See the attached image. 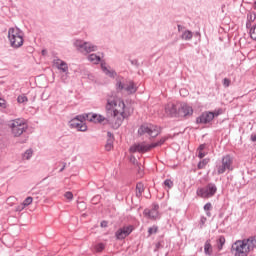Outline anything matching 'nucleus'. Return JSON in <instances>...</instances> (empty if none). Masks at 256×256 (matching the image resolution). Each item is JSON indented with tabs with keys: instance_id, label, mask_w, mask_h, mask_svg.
Returning <instances> with one entry per match:
<instances>
[{
	"instance_id": "4d7b16f0",
	"label": "nucleus",
	"mask_w": 256,
	"mask_h": 256,
	"mask_svg": "<svg viewBox=\"0 0 256 256\" xmlns=\"http://www.w3.org/2000/svg\"><path fill=\"white\" fill-rule=\"evenodd\" d=\"M79 205H81L82 207H85V203L80 202Z\"/></svg>"
},
{
	"instance_id": "5fc2aeb1",
	"label": "nucleus",
	"mask_w": 256,
	"mask_h": 256,
	"mask_svg": "<svg viewBox=\"0 0 256 256\" xmlns=\"http://www.w3.org/2000/svg\"><path fill=\"white\" fill-rule=\"evenodd\" d=\"M206 215H207V217H210L211 212H210L209 210H207V211H206Z\"/></svg>"
},
{
	"instance_id": "4468645a",
	"label": "nucleus",
	"mask_w": 256,
	"mask_h": 256,
	"mask_svg": "<svg viewBox=\"0 0 256 256\" xmlns=\"http://www.w3.org/2000/svg\"><path fill=\"white\" fill-rule=\"evenodd\" d=\"M130 153H147V151H151V144H147L145 142L136 143L130 147Z\"/></svg>"
},
{
	"instance_id": "72a5a7b5",
	"label": "nucleus",
	"mask_w": 256,
	"mask_h": 256,
	"mask_svg": "<svg viewBox=\"0 0 256 256\" xmlns=\"http://www.w3.org/2000/svg\"><path fill=\"white\" fill-rule=\"evenodd\" d=\"M31 203H33V197L29 196L27 197L24 201H23V205L25 207H29V205H31Z\"/></svg>"
},
{
	"instance_id": "473e14b6",
	"label": "nucleus",
	"mask_w": 256,
	"mask_h": 256,
	"mask_svg": "<svg viewBox=\"0 0 256 256\" xmlns=\"http://www.w3.org/2000/svg\"><path fill=\"white\" fill-rule=\"evenodd\" d=\"M27 101H29V99L25 95H19L17 97V102L18 103H27Z\"/></svg>"
},
{
	"instance_id": "4c0bfd02",
	"label": "nucleus",
	"mask_w": 256,
	"mask_h": 256,
	"mask_svg": "<svg viewBox=\"0 0 256 256\" xmlns=\"http://www.w3.org/2000/svg\"><path fill=\"white\" fill-rule=\"evenodd\" d=\"M164 185L165 187H168V189H171L173 187V181L171 179H166Z\"/></svg>"
},
{
	"instance_id": "7c9ffc66",
	"label": "nucleus",
	"mask_w": 256,
	"mask_h": 256,
	"mask_svg": "<svg viewBox=\"0 0 256 256\" xmlns=\"http://www.w3.org/2000/svg\"><path fill=\"white\" fill-rule=\"evenodd\" d=\"M6 203L10 207H13V205H15V203H17V199L15 198V196H10L9 198H7Z\"/></svg>"
},
{
	"instance_id": "37998d69",
	"label": "nucleus",
	"mask_w": 256,
	"mask_h": 256,
	"mask_svg": "<svg viewBox=\"0 0 256 256\" xmlns=\"http://www.w3.org/2000/svg\"><path fill=\"white\" fill-rule=\"evenodd\" d=\"M222 83L224 87H229V85H231V80L224 78Z\"/></svg>"
},
{
	"instance_id": "2eb2a0df",
	"label": "nucleus",
	"mask_w": 256,
	"mask_h": 256,
	"mask_svg": "<svg viewBox=\"0 0 256 256\" xmlns=\"http://www.w3.org/2000/svg\"><path fill=\"white\" fill-rule=\"evenodd\" d=\"M143 213L148 219H159V204H153L151 209H144Z\"/></svg>"
},
{
	"instance_id": "ea45409f",
	"label": "nucleus",
	"mask_w": 256,
	"mask_h": 256,
	"mask_svg": "<svg viewBox=\"0 0 256 256\" xmlns=\"http://www.w3.org/2000/svg\"><path fill=\"white\" fill-rule=\"evenodd\" d=\"M24 209H25V206L22 203L15 207V211L17 213H21V211H23Z\"/></svg>"
},
{
	"instance_id": "20e7f679",
	"label": "nucleus",
	"mask_w": 256,
	"mask_h": 256,
	"mask_svg": "<svg viewBox=\"0 0 256 256\" xmlns=\"http://www.w3.org/2000/svg\"><path fill=\"white\" fill-rule=\"evenodd\" d=\"M73 46L78 53L82 55H89L90 53H95L99 51V46L95 45L91 41H85L83 39H76L73 41Z\"/></svg>"
},
{
	"instance_id": "c756f323",
	"label": "nucleus",
	"mask_w": 256,
	"mask_h": 256,
	"mask_svg": "<svg viewBox=\"0 0 256 256\" xmlns=\"http://www.w3.org/2000/svg\"><path fill=\"white\" fill-rule=\"evenodd\" d=\"M209 163V158H205L198 163V169H205Z\"/></svg>"
},
{
	"instance_id": "dca6fc26",
	"label": "nucleus",
	"mask_w": 256,
	"mask_h": 256,
	"mask_svg": "<svg viewBox=\"0 0 256 256\" xmlns=\"http://www.w3.org/2000/svg\"><path fill=\"white\" fill-rule=\"evenodd\" d=\"M86 121H89L90 123H109V118H106L105 116L101 114H95V113H89L86 114Z\"/></svg>"
},
{
	"instance_id": "bb28decb",
	"label": "nucleus",
	"mask_w": 256,
	"mask_h": 256,
	"mask_svg": "<svg viewBox=\"0 0 256 256\" xmlns=\"http://www.w3.org/2000/svg\"><path fill=\"white\" fill-rule=\"evenodd\" d=\"M143 191H145V187L143 186V183L139 182L136 185V196L141 197L143 194Z\"/></svg>"
},
{
	"instance_id": "412c9836",
	"label": "nucleus",
	"mask_w": 256,
	"mask_h": 256,
	"mask_svg": "<svg viewBox=\"0 0 256 256\" xmlns=\"http://www.w3.org/2000/svg\"><path fill=\"white\" fill-rule=\"evenodd\" d=\"M204 253L205 255H213V245H211V240H207L204 244Z\"/></svg>"
},
{
	"instance_id": "a211bd4d",
	"label": "nucleus",
	"mask_w": 256,
	"mask_h": 256,
	"mask_svg": "<svg viewBox=\"0 0 256 256\" xmlns=\"http://www.w3.org/2000/svg\"><path fill=\"white\" fill-rule=\"evenodd\" d=\"M178 111L177 106L173 103H168L165 106V113L167 117H178Z\"/></svg>"
},
{
	"instance_id": "423d86ee",
	"label": "nucleus",
	"mask_w": 256,
	"mask_h": 256,
	"mask_svg": "<svg viewBox=\"0 0 256 256\" xmlns=\"http://www.w3.org/2000/svg\"><path fill=\"white\" fill-rule=\"evenodd\" d=\"M233 162V156L229 154L223 156L221 161L216 163L217 175H223V173H231V171L235 169Z\"/></svg>"
},
{
	"instance_id": "864d4df0",
	"label": "nucleus",
	"mask_w": 256,
	"mask_h": 256,
	"mask_svg": "<svg viewBox=\"0 0 256 256\" xmlns=\"http://www.w3.org/2000/svg\"><path fill=\"white\" fill-rule=\"evenodd\" d=\"M178 31H181V29H183V26H181L180 24L177 25Z\"/></svg>"
},
{
	"instance_id": "a878e982",
	"label": "nucleus",
	"mask_w": 256,
	"mask_h": 256,
	"mask_svg": "<svg viewBox=\"0 0 256 256\" xmlns=\"http://www.w3.org/2000/svg\"><path fill=\"white\" fill-rule=\"evenodd\" d=\"M167 139H169V137H162L159 141L150 144L151 149H155V147H161V145H163Z\"/></svg>"
},
{
	"instance_id": "052dcab7",
	"label": "nucleus",
	"mask_w": 256,
	"mask_h": 256,
	"mask_svg": "<svg viewBox=\"0 0 256 256\" xmlns=\"http://www.w3.org/2000/svg\"><path fill=\"white\" fill-rule=\"evenodd\" d=\"M183 94L185 95V92H183Z\"/></svg>"
},
{
	"instance_id": "c03bdc74",
	"label": "nucleus",
	"mask_w": 256,
	"mask_h": 256,
	"mask_svg": "<svg viewBox=\"0 0 256 256\" xmlns=\"http://www.w3.org/2000/svg\"><path fill=\"white\" fill-rule=\"evenodd\" d=\"M197 153H198L199 159H203V157H206V155H207V152H205L203 150L197 151Z\"/></svg>"
},
{
	"instance_id": "4be33fe9",
	"label": "nucleus",
	"mask_w": 256,
	"mask_h": 256,
	"mask_svg": "<svg viewBox=\"0 0 256 256\" xmlns=\"http://www.w3.org/2000/svg\"><path fill=\"white\" fill-rule=\"evenodd\" d=\"M88 61L94 65H99V63H101V57L97 54H90L88 55Z\"/></svg>"
},
{
	"instance_id": "3c124183",
	"label": "nucleus",
	"mask_w": 256,
	"mask_h": 256,
	"mask_svg": "<svg viewBox=\"0 0 256 256\" xmlns=\"http://www.w3.org/2000/svg\"><path fill=\"white\" fill-rule=\"evenodd\" d=\"M101 227H107V221L101 222Z\"/></svg>"
},
{
	"instance_id": "79ce46f5",
	"label": "nucleus",
	"mask_w": 256,
	"mask_h": 256,
	"mask_svg": "<svg viewBox=\"0 0 256 256\" xmlns=\"http://www.w3.org/2000/svg\"><path fill=\"white\" fill-rule=\"evenodd\" d=\"M148 233H149V235H153V234L157 233V227L156 226L150 227L148 229Z\"/></svg>"
},
{
	"instance_id": "f3484780",
	"label": "nucleus",
	"mask_w": 256,
	"mask_h": 256,
	"mask_svg": "<svg viewBox=\"0 0 256 256\" xmlns=\"http://www.w3.org/2000/svg\"><path fill=\"white\" fill-rule=\"evenodd\" d=\"M53 65L61 73H67V71H69V65L67 64V62H65V61H63V60H61L59 58H55L53 60Z\"/></svg>"
},
{
	"instance_id": "7ed1b4c3",
	"label": "nucleus",
	"mask_w": 256,
	"mask_h": 256,
	"mask_svg": "<svg viewBox=\"0 0 256 256\" xmlns=\"http://www.w3.org/2000/svg\"><path fill=\"white\" fill-rule=\"evenodd\" d=\"M24 37L25 33H23L21 29L17 27H12L8 29V40L10 43V47H12L13 49H19L23 47V43L25 41Z\"/></svg>"
},
{
	"instance_id": "bf43d9fd",
	"label": "nucleus",
	"mask_w": 256,
	"mask_h": 256,
	"mask_svg": "<svg viewBox=\"0 0 256 256\" xmlns=\"http://www.w3.org/2000/svg\"><path fill=\"white\" fill-rule=\"evenodd\" d=\"M42 53L45 54V50H43Z\"/></svg>"
},
{
	"instance_id": "aec40b11",
	"label": "nucleus",
	"mask_w": 256,
	"mask_h": 256,
	"mask_svg": "<svg viewBox=\"0 0 256 256\" xmlns=\"http://www.w3.org/2000/svg\"><path fill=\"white\" fill-rule=\"evenodd\" d=\"M255 20H256V14L255 12H249L247 14V21H246V27L247 29L253 27V24L252 23H255Z\"/></svg>"
},
{
	"instance_id": "cd10ccee",
	"label": "nucleus",
	"mask_w": 256,
	"mask_h": 256,
	"mask_svg": "<svg viewBox=\"0 0 256 256\" xmlns=\"http://www.w3.org/2000/svg\"><path fill=\"white\" fill-rule=\"evenodd\" d=\"M31 157H33V150L32 149H28L24 152V154L22 155V159L29 161V159H31Z\"/></svg>"
},
{
	"instance_id": "09e8293b",
	"label": "nucleus",
	"mask_w": 256,
	"mask_h": 256,
	"mask_svg": "<svg viewBox=\"0 0 256 256\" xmlns=\"http://www.w3.org/2000/svg\"><path fill=\"white\" fill-rule=\"evenodd\" d=\"M66 163H64V165L61 167V169H60V173H63V171H65V167H66Z\"/></svg>"
},
{
	"instance_id": "a19ab883",
	"label": "nucleus",
	"mask_w": 256,
	"mask_h": 256,
	"mask_svg": "<svg viewBox=\"0 0 256 256\" xmlns=\"http://www.w3.org/2000/svg\"><path fill=\"white\" fill-rule=\"evenodd\" d=\"M207 223V217L201 216L200 217V227L203 228V226Z\"/></svg>"
},
{
	"instance_id": "9b49d317",
	"label": "nucleus",
	"mask_w": 256,
	"mask_h": 256,
	"mask_svg": "<svg viewBox=\"0 0 256 256\" xmlns=\"http://www.w3.org/2000/svg\"><path fill=\"white\" fill-rule=\"evenodd\" d=\"M178 117H182L183 119L193 117V107L187 103L181 104L178 108Z\"/></svg>"
},
{
	"instance_id": "f257e3e1",
	"label": "nucleus",
	"mask_w": 256,
	"mask_h": 256,
	"mask_svg": "<svg viewBox=\"0 0 256 256\" xmlns=\"http://www.w3.org/2000/svg\"><path fill=\"white\" fill-rule=\"evenodd\" d=\"M106 111L108 115V123L113 129H118L123 124V121L129 117V112L125 107V102L122 99L115 100L110 98L107 100Z\"/></svg>"
},
{
	"instance_id": "f704fd0d",
	"label": "nucleus",
	"mask_w": 256,
	"mask_h": 256,
	"mask_svg": "<svg viewBox=\"0 0 256 256\" xmlns=\"http://www.w3.org/2000/svg\"><path fill=\"white\" fill-rule=\"evenodd\" d=\"M60 79L62 83H67L69 80V71H67V73L61 74Z\"/></svg>"
},
{
	"instance_id": "5701e85b",
	"label": "nucleus",
	"mask_w": 256,
	"mask_h": 256,
	"mask_svg": "<svg viewBox=\"0 0 256 256\" xmlns=\"http://www.w3.org/2000/svg\"><path fill=\"white\" fill-rule=\"evenodd\" d=\"M225 236H219V238L216 240V247L218 251H223V246L225 245Z\"/></svg>"
},
{
	"instance_id": "2f4dec72",
	"label": "nucleus",
	"mask_w": 256,
	"mask_h": 256,
	"mask_svg": "<svg viewBox=\"0 0 256 256\" xmlns=\"http://www.w3.org/2000/svg\"><path fill=\"white\" fill-rule=\"evenodd\" d=\"M105 149L107 151H111V149H113V139H108L105 145Z\"/></svg>"
},
{
	"instance_id": "49530a36",
	"label": "nucleus",
	"mask_w": 256,
	"mask_h": 256,
	"mask_svg": "<svg viewBox=\"0 0 256 256\" xmlns=\"http://www.w3.org/2000/svg\"><path fill=\"white\" fill-rule=\"evenodd\" d=\"M205 147H207V144H201V145L198 147L197 151H205Z\"/></svg>"
},
{
	"instance_id": "b1692460",
	"label": "nucleus",
	"mask_w": 256,
	"mask_h": 256,
	"mask_svg": "<svg viewBox=\"0 0 256 256\" xmlns=\"http://www.w3.org/2000/svg\"><path fill=\"white\" fill-rule=\"evenodd\" d=\"M95 253H102L105 250V243H97L92 246Z\"/></svg>"
},
{
	"instance_id": "f03ea898",
	"label": "nucleus",
	"mask_w": 256,
	"mask_h": 256,
	"mask_svg": "<svg viewBox=\"0 0 256 256\" xmlns=\"http://www.w3.org/2000/svg\"><path fill=\"white\" fill-rule=\"evenodd\" d=\"M255 238L251 237L243 240H236L232 244L231 251L234 253V256H248L251 253V245L249 243H254Z\"/></svg>"
},
{
	"instance_id": "9d476101",
	"label": "nucleus",
	"mask_w": 256,
	"mask_h": 256,
	"mask_svg": "<svg viewBox=\"0 0 256 256\" xmlns=\"http://www.w3.org/2000/svg\"><path fill=\"white\" fill-rule=\"evenodd\" d=\"M161 133V128L154 124H142L138 129V135H148L149 137H157Z\"/></svg>"
},
{
	"instance_id": "603ef678",
	"label": "nucleus",
	"mask_w": 256,
	"mask_h": 256,
	"mask_svg": "<svg viewBox=\"0 0 256 256\" xmlns=\"http://www.w3.org/2000/svg\"><path fill=\"white\" fill-rule=\"evenodd\" d=\"M183 93H187V90L181 89V90H180V95H183Z\"/></svg>"
},
{
	"instance_id": "a18cd8bd",
	"label": "nucleus",
	"mask_w": 256,
	"mask_h": 256,
	"mask_svg": "<svg viewBox=\"0 0 256 256\" xmlns=\"http://www.w3.org/2000/svg\"><path fill=\"white\" fill-rule=\"evenodd\" d=\"M211 210V203H206L205 205H204V211H210Z\"/></svg>"
},
{
	"instance_id": "6e6d98bb",
	"label": "nucleus",
	"mask_w": 256,
	"mask_h": 256,
	"mask_svg": "<svg viewBox=\"0 0 256 256\" xmlns=\"http://www.w3.org/2000/svg\"><path fill=\"white\" fill-rule=\"evenodd\" d=\"M159 247H161V243L156 244V249H159Z\"/></svg>"
},
{
	"instance_id": "ddd939ff",
	"label": "nucleus",
	"mask_w": 256,
	"mask_h": 256,
	"mask_svg": "<svg viewBox=\"0 0 256 256\" xmlns=\"http://www.w3.org/2000/svg\"><path fill=\"white\" fill-rule=\"evenodd\" d=\"M213 119V111H205L199 117L196 118V123L198 125H208V123H211Z\"/></svg>"
},
{
	"instance_id": "f8f14e48",
	"label": "nucleus",
	"mask_w": 256,
	"mask_h": 256,
	"mask_svg": "<svg viewBox=\"0 0 256 256\" xmlns=\"http://www.w3.org/2000/svg\"><path fill=\"white\" fill-rule=\"evenodd\" d=\"M133 229H134L133 225L123 226L122 228L118 229L115 232L116 239H118L119 241H122V239L129 237V234L133 233Z\"/></svg>"
},
{
	"instance_id": "1a4fd4ad",
	"label": "nucleus",
	"mask_w": 256,
	"mask_h": 256,
	"mask_svg": "<svg viewBox=\"0 0 256 256\" xmlns=\"http://www.w3.org/2000/svg\"><path fill=\"white\" fill-rule=\"evenodd\" d=\"M217 193V185L208 183L205 187H200L196 190V195L202 199H210Z\"/></svg>"
},
{
	"instance_id": "c9c22d12",
	"label": "nucleus",
	"mask_w": 256,
	"mask_h": 256,
	"mask_svg": "<svg viewBox=\"0 0 256 256\" xmlns=\"http://www.w3.org/2000/svg\"><path fill=\"white\" fill-rule=\"evenodd\" d=\"M7 107H9V104H7V100L0 98V108L7 109Z\"/></svg>"
},
{
	"instance_id": "6e6552de",
	"label": "nucleus",
	"mask_w": 256,
	"mask_h": 256,
	"mask_svg": "<svg viewBox=\"0 0 256 256\" xmlns=\"http://www.w3.org/2000/svg\"><path fill=\"white\" fill-rule=\"evenodd\" d=\"M85 121H87V114L78 115L71 119L68 122V125L70 129H76L78 131L85 132L87 131V124H85Z\"/></svg>"
},
{
	"instance_id": "8fccbe9b",
	"label": "nucleus",
	"mask_w": 256,
	"mask_h": 256,
	"mask_svg": "<svg viewBox=\"0 0 256 256\" xmlns=\"http://www.w3.org/2000/svg\"><path fill=\"white\" fill-rule=\"evenodd\" d=\"M107 136L109 137V139H113V133L107 132Z\"/></svg>"
},
{
	"instance_id": "13d9d810",
	"label": "nucleus",
	"mask_w": 256,
	"mask_h": 256,
	"mask_svg": "<svg viewBox=\"0 0 256 256\" xmlns=\"http://www.w3.org/2000/svg\"><path fill=\"white\" fill-rule=\"evenodd\" d=\"M254 9H256V1H255V3H254Z\"/></svg>"
},
{
	"instance_id": "e433bc0d",
	"label": "nucleus",
	"mask_w": 256,
	"mask_h": 256,
	"mask_svg": "<svg viewBox=\"0 0 256 256\" xmlns=\"http://www.w3.org/2000/svg\"><path fill=\"white\" fill-rule=\"evenodd\" d=\"M212 114L214 115V119H215V117H219V115H223V110L222 108L215 109L214 111H212Z\"/></svg>"
},
{
	"instance_id": "393cba45",
	"label": "nucleus",
	"mask_w": 256,
	"mask_h": 256,
	"mask_svg": "<svg viewBox=\"0 0 256 256\" xmlns=\"http://www.w3.org/2000/svg\"><path fill=\"white\" fill-rule=\"evenodd\" d=\"M181 39L184 41H191V39H193V32L190 30H185L181 35Z\"/></svg>"
},
{
	"instance_id": "39448f33",
	"label": "nucleus",
	"mask_w": 256,
	"mask_h": 256,
	"mask_svg": "<svg viewBox=\"0 0 256 256\" xmlns=\"http://www.w3.org/2000/svg\"><path fill=\"white\" fill-rule=\"evenodd\" d=\"M9 127L11 129L12 135L14 137H21L27 129H29V125H27V120L24 118H16L9 122Z\"/></svg>"
},
{
	"instance_id": "6ab92c4d",
	"label": "nucleus",
	"mask_w": 256,
	"mask_h": 256,
	"mask_svg": "<svg viewBox=\"0 0 256 256\" xmlns=\"http://www.w3.org/2000/svg\"><path fill=\"white\" fill-rule=\"evenodd\" d=\"M101 69L103 73H105V75H107L108 77H111L112 79H115V77H117V72H115V70L113 69L107 68L105 63H101Z\"/></svg>"
},
{
	"instance_id": "58836bf2",
	"label": "nucleus",
	"mask_w": 256,
	"mask_h": 256,
	"mask_svg": "<svg viewBox=\"0 0 256 256\" xmlns=\"http://www.w3.org/2000/svg\"><path fill=\"white\" fill-rule=\"evenodd\" d=\"M64 197H65L66 199H68V201H73V192H70V191L66 192V193L64 194Z\"/></svg>"
},
{
	"instance_id": "c85d7f7f",
	"label": "nucleus",
	"mask_w": 256,
	"mask_h": 256,
	"mask_svg": "<svg viewBox=\"0 0 256 256\" xmlns=\"http://www.w3.org/2000/svg\"><path fill=\"white\" fill-rule=\"evenodd\" d=\"M249 30V34H250V37L251 39H253V41H256V24H254L253 26H251Z\"/></svg>"
},
{
	"instance_id": "680f3d73",
	"label": "nucleus",
	"mask_w": 256,
	"mask_h": 256,
	"mask_svg": "<svg viewBox=\"0 0 256 256\" xmlns=\"http://www.w3.org/2000/svg\"><path fill=\"white\" fill-rule=\"evenodd\" d=\"M183 94L185 95V92H183Z\"/></svg>"
},
{
	"instance_id": "0eeeda50",
	"label": "nucleus",
	"mask_w": 256,
	"mask_h": 256,
	"mask_svg": "<svg viewBox=\"0 0 256 256\" xmlns=\"http://www.w3.org/2000/svg\"><path fill=\"white\" fill-rule=\"evenodd\" d=\"M116 90L125 91L128 95H133L137 93V85L132 80H121L116 79Z\"/></svg>"
},
{
	"instance_id": "de8ad7c7",
	"label": "nucleus",
	"mask_w": 256,
	"mask_h": 256,
	"mask_svg": "<svg viewBox=\"0 0 256 256\" xmlns=\"http://www.w3.org/2000/svg\"><path fill=\"white\" fill-rule=\"evenodd\" d=\"M250 139L253 143H256V134H252Z\"/></svg>"
}]
</instances>
